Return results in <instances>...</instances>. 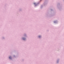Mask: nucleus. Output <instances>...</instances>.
Returning a JSON list of instances; mask_svg holds the SVG:
<instances>
[{"instance_id":"nucleus-2","label":"nucleus","mask_w":64,"mask_h":64,"mask_svg":"<svg viewBox=\"0 0 64 64\" xmlns=\"http://www.w3.org/2000/svg\"><path fill=\"white\" fill-rule=\"evenodd\" d=\"M9 58L10 59H11V56H10L9 57Z\"/></svg>"},{"instance_id":"nucleus-1","label":"nucleus","mask_w":64,"mask_h":64,"mask_svg":"<svg viewBox=\"0 0 64 64\" xmlns=\"http://www.w3.org/2000/svg\"><path fill=\"white\" fill-rule=\"evenodd\" d=\"M22 39H23V40H25L26 38H23Z\"/></svg>"},{"instance_id":"nucleus-3","label":"nucleus","mask_w":64,"mask_h":64,"mask_svg":"<svg viewBox=\"0 0 64 64\" xmlns=\"http://www.w3.org/2000/svg\"><path fill=\"white\" fill-rule=\"evenodd\" d=\"M38 37L39 38H40V37H41V36H38Z\"/></svg>"},{"instance_id":"nucleus-4","label":"nucleus","mask_w":64,"mask_h":64,"mask_svg":"<svg viewBox=\"0 0 64 64\" xmlns=\"http://www.w3.org/2000/svg\"><path fill=\"white\" fill-rule=\"evenodd\" d=\"M34 5H35V4H36V3H34Z\"/></svg>"}]
</instances>
